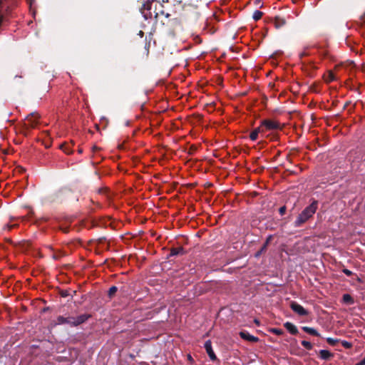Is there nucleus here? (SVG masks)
Wrapping results in <instances>:
<instances>
[{"label":"nucleus","mask_w":365,"mask_h":365,"mask_svg":"<svg viewBox=\"0 0 365 365\" xmlns=\"http://www.w3.org/2000/svg\"><path fill=\"white\" fill-rule=\"evenodd\" d=\"M327 341L331 346H336L338 343H339L340 339L329 337L327 339Z\"/></svg>","instance_id":"19"},{"label":"nucleus","mask_w":365,"mask_h":365,"mask_svg":"<svg viewBox=\"0 0 365 365\" xmlns=\"http://www.w3.org/2000/svg\"><path fill=\"white\" fill-rule=\"evenodd\" d=\"M343 297H349V295L347 294H345L343 295Z\"/></svg>","instance_id":"34"},{"label":"nucleus","mask_w":365,"mask_h":365,"mask_svg":"<svg viewBox=\"0 0 365 365\" xmlns=\"http://www.w3.org/2000/svg\"><path fill=\"white\" fill-rule=\"evenodd\" d=\"M301 344L307 350H311L313 347L312 343L306 340L302 341Z\"/></svg>","instance_id":"21"},{"label":"nucleus","mask_w":365,"mask_h":365,"mask_svg":"<svg viewBox=\"0 0 365 365\" xmlns=\"http://www.w3.org/2000/svg\"><path fill=\"white\" fill-rule=\"evenodd\" d=\"M118 287H115V286H112L111 287H110V289H108V294L110 297L116 294L117 291H118Z\"/></svg>","instance_id":"22"},{"label":"nucleus","mask_w":365,"mask_h":365,"mask_svg":"<svg viewBox=\"0 0 365 365\" xmlns=\"http://www.w3.org/2000/svg\"><path fill=\"white\" fill-rule=\"evenodd\" d=\"M285 211H286V207H285L284 206L281 207L279 208V213H280L281 215H284V214L285 213Z\"/></svg>","instance_id":"26"},{"label":"nucleus","mask_w":365,"mask_h":365,"mask_svg":"<svg viewBox=\"0 0 365 365\" xmlns=\"http://www.w3.org/2000/svg\"><path fill=\"white\" fill-rule=\"evenodd\" d=\"M240 336L242 339L250 341V342H257L259 341V338L257 336H255L253 335H251L248 331H242L240 332Z\"/></svg>","instance_id":"9"},{"label":"nucleus","mask_w":365,"mask_h":365,"mask_svg":"<svg viewBox=\"0 0 365 365\" xmlns=\"http://www.w3.org/2000/svg\"><path fill=\"white\" fill-rule=\"evenodd\" d=\"M55 324L56 325H62V324H68L70 327H74V317L73 316H58L56 318Z\"/></svg>","instance_id":"4"},{"label":"nucleus","mask_w":365,"mask_h":365,"mask_svg":"<svg viewBox=\"0 0 365 365\" xmlns=\"http://www.w3.org/2000/svg\"><path fill=\"white\" fill-rule=\"evenodd\" d=\"M269 332L277 336H281L284 334V331L282 329L277 328H271L269 329Z\"/></svg>","instance_id":"18"},{"label":"nucleus","mask_w":365,"mask_h":365,"mask_svg":"<svg viewBox=\"0 0 365 365\" xmlns=\"http://www.w3.org/2000/svg\"><path fill=\"white\" fill-rule=\"evenodd\" d=\"M204 348L206 350V352L207 355L209 356L210 360L212 361H216L217 360V358L213 351L212 347V342L210 340H207L204 344Z\"/></svg>","instance_id":"7"},{"label":"nucleus","mask_w":365,"mask_h":365,"mask_svg":"<svg viewBox=\"0 0 365 365\" xmlns=\"http://www.w3.org/2000/svg\"><path fill=\"white\" fill-rule=\"evenodd\" d=\"M341 302L342 304L344 305H351L353 304L355 302V301L354 298H341Z\"/></svg>","instance_id":"15"},{"label":"nucleus","mask_w":365,"mask_h":365,"mask_svg":"<svg viewBox=\"0 0 365 365\" xmlns=\"http://www.w3.org/2000/svg\"><path fill=\"white\" fill-rule=\"evenodd\" d=\"M265 248H266V245L263 247L262 250H264Z\"/></svg>","instance_id":"39"},{"label":"nucleus","mask_w":365,"mask_h":365,"mask_svg":"<svg viewBox=\"0 0 365 365\" xmlns=\"http://www.w3.org/2000/svg\"><path fill=\"white\" fill-rule=\"evenodd\" d=\"M39 117L40 116L38 113H32L26 118L25 124L32 128L35 127V125L37 124Z\"/></svg>","instance_id":"6"},{"label":"nucleus","mask_w":365,"mask_h":365,"mask_svg":"<svg viewBox=\"0 0 365 365\" xmlns=\"http://www.w3.org/2000/svg\"><path fill=\"white\" fill-rule=\"evenodd\" d=\"M74 294H76V291L75 290H65L61 293V297H73Z\"/></svg>","instance_id":"17"},{"label":"nucleus","mask_w":365,"mask_h":365,"mask_svg":"<svg viewBox=\"0 0 365 365\" xmlns=\"http://www.w3.org/2000/svg\"><path fill=\"white\" fill-rule=\"evenodd\" d=\"M78 153H82V150H81V149H79V150H78Z\"/></svg>","instance_id":"37"},{"label":"nucleus","mask_w":365,"mask_h":365,"mask_svg":"<svg viewBox=\"0 0 365 365\" xmlns=\"http://www.w3.org/2000/svg\"><path fill=\"white\" fill-rule=\"evenodd\" d=\"M60 148L66 154H71L73 152L72 150L68 148V145H66L63 144L60 146Z\"/></svg>","instance_id":"23"},{"label":"nucleus","mask_w":365,"mask_h":365,"mask_svg":"<svg viewBox=\"0 0 365 365\" xmlns=\"http://www.w3.org/2000/svg\"><path fill=\"white\" fill-rule=\"evenodd\" d=\"M302 329L307 334H309L313 336H319L320 334L319 332L314 328L309 327H303Z\"/></svg>","instance_id":"12"},{"label":"nucleus","mask_w":365,"mask_h":365,"mask_svg":"<svg viewBox=\"0 0 365 365\" xmlns=\"http://www.w3.org/2000/svg\"><path fill=\"white\" fill-rule=\"evenodd\" d=\"M183 252V249L180 247V248H176V249H173L171 250V255H179V254H182Z\"/></svg>","instance_id":"25"},{"label":"nucleus","mask_w":365,"mask_h":365,"mask_svg":"<svg viewBox=\"0 0 365 365\" xmlns=\"http://www.w3.org/2000/svg\"><path fill=\"white\" fill-rule=\"evenodd\" d=\"M290 308L300 317H305L309 314V312L296 302H290Z\"/></svg>","instance_id":"3"},{"label":"nucleus","mask_w":365,"mask_h":365,"mask_svg":"<svg viewBox=\"0 0 365 365\" xmlns=\"http://www.w3.org/2000/svg\"><path fill=\"white\" fill-rule=\"evenodd\" d=\"M120 294H125V293H124V291L123 290V289H122V288L120 289Z\"/></svg>","instance_id":"32"},{"label":"nucleus","mask_w":365,"mask_h":365,"mask_svg":"<svg viewBox=\"0 0 365 365\" xmlns=\"http://www.w3.org/2000/svg\"><path fill=\"white\" fill-rule=\"evenodd\" d=\"M153 0H144L141 7V13L143 14L144 18L148 19L149 18H152V12L150 11L151 6Z\"/></svg>","instance_id":"2"},{"label":"nucleus","mask_w":365,"mask_h":365,"mask_svg":"<svg viewBox=\"0 0 365 365\" xmlns=\"http://www.w3.org/2000/svg\"><path fill=\"white\" fill-rule=\"evenodd\" d=\"M344 272L346 274V275H351V272L349 269H344Z\"/></svg>","instance_id":"28"},{"label":"nucleus","mask_w":365,"mask_h":365,"mask_svg":"<svg viewBox=\"0 0 365 365\" xmlns=\"http://www.w3.org/2000/svg\"><path fill=\"white\" fill-rule=\"evenodd\" d=\"M158 13H156V14H155V18H156V19H157V18H158Z\"/></svg>","instance_id":"35"},{"label":"nucleus","mask_w":365,"mask_h":365,"mask_svg":"<svg viewBox=\"0 0 365 365\" xmlns=\"http://www.w3.org/2000/svg\"><path fill=\"white\" fill-rule=\"evenodd\" d=\"M254 322H255V323L256 324L259 325V320H258V319H255L254 320Z\"/></svg>","instance_id":"31"},{"label":"nucleus","mask_w":365,"mask_h":365,"mask_svg":"<svg viewBox=\"0 0 365 365\" xmlns=\"http://www.w3.org/2000/svg\"><path fill=\"white\" fill-rule=\"evenodd\" d=\"M259 255H260V252H257V254L256 255V257H258Z\"/></svg>","instance_id":"38"},{"label":"nucleus","mask_w":365,"mask_h":365,"mask_svg":"<svg viewBox=\"0 0 365 365\" xmlns=\"http://www.w3.org/2000/svg\"><path fill=\"white\" fill-rule=\"evenodd\" d=\"M188 359L190 360V361L192 360V359L190 355L188 356Z\"/></svg>","instance_id":"33"},{"label":"nucleus","mask_w":365,"mask_h":365,"mask_svg":"<svg viewBox=\"0 0 365 365\" xmlns=\"http://www.w3.org/2000/svg\"><path fill=\"white\" fill-rule=\"evenodd\" d=\"M318 207V202L316 200H313V202L307 207H305L303 211L298 215L297 217L294 225L296 227H299L304 223H305L309 219H310L314 214L316 212Z\"/></svg>","instance_id":"1"},{"label":"nucleus","mask_w":365,"mask_h":365,"mask_svg":"<svg viewBox=\"0 0 365 365\" xmlns=\"http://www.w3.org/2000/svg\"><path fill=\"white\" fill-rule=\"evenodd\" d=\"M355 365H365V357L360 362L356 364Z\"/></svg>","instance_id":"27"},{"label":"nucleus","mask_w":365,"mask_h":365,"mask_svg":"<svg viewBox=\"0 0 365 365\" xmlns=\"http://www.w3.org/2000/svg\"><path fill=\"white\" fill-rule=\"evenodd\" d=\"M166 17H169L170 14H165Z\"/></svg>","instance_id":"36"},{"label":"nucleus","mask_w":365,"mask_h":365,"mask_svg":"<svg viewBox=\"0 0 365 365\" xmlns=\"http://www.w3.org/2000/svg\"><path fill=\"white\" fill-rule=\"evenodd\" d=\"M91 317V314H83L78 317H74V327H77L85 323Z\"/></svg>","instance_id":"8"},{"label":"nucleus","mask_w":365,"mask_h":365,"mask_svg":"<svg viewBox=\"0 0 365 365\" xmlns=\"http://www.w3.org/2000/svg\"><path fill=\"white\" fill-rule=\"evenodd\" d=\"M262 12L260 11H258V10H256L255 11V12L253 13V16H252V18L255 21H258L259 20L262 16Z\"/></svg>","instance_id":"20"},{"label":"nucleus","mask_w":365,"mask_h":365,"mask_svg":"<svg viewBox=\"0 0 365 365\" xmlns=\"http://www.w3.org/2000/svg\"><path fill=\"white\" fill-rule=\"evenodd\" d=\"M262 127H264L267 130H277L281 128V125L277 121L265 120L261 124Z\"/></svg>","instance_id":"5"},{"label":"nucleus","mask_w":365,"mask_h":365,"mask_svg":"<svg viewBox=\"0 0 365 365\" xmlns=\"http://www.w3.org/2000/svg\"><path fill=\"white\" fill-rule=\"evenodd\" d=\"M284 327L291 334L296 335L299 332L297 327L289 322H287L286 323H284Z\"/></svg>","instance_id":"10"},{"label":"nucleus","mask_w":365,"mask_h":365,"mask_svg":"<svg viewBox=\"0 0 365 365\" xmlns=\"http://www.w3.org/2000/svg\"><path fill=\"white\" fill-rule=\"evenodd\" d=\"M261 1H262V0H255V4H256L257 5H259V7H262V4H260Z\"/></svg>","instance_id":"29"},{"label":"nucleus","mask_w":365,"mask_h":365,"mask_svg":"<svg viewBox=\"0 0 365 365\" xmlns=\"http://www.w3.org/2000/svg\"><path fill=\"white\" fill-rule=\"evenodd\" d=\"M339 343L341 344V345L346 348V349H350L352 347V343L347 341H341L340 340Z\"/></svg>","instance_id":"24"},{"label":"nucleus","mask_w":365,"mask_h":365,"mask_svg":"<svg viewBox=\"0 0 365 365\" xmlns=\"http://www.w3.org/2000/svg\"><path fill=\"white\" fill-rule=\"evenodd\" d=\"M319 357L323 360H329L333 357V354H331L328 350H320L319 352Z\"/></svg>","instance_id":"11"},{"label":"nucleus","mask_w":365,"mask_h":365,"mask_svg":"<svg viewBox=\"0 0 365 365\" xmlns=\"http://www.w3.org/2000/svg\"><path fill=\"white\" fill-rule=\"evenodd\" d=\"M260 131H261L260 128H255L250 135V139L253 141L256 140L258 137V134Z\"/></svg>","instance_id":"13"},{"label":"nucleus","mask_w":365,"mask_h":365,"mask_svg":"<svg viewBox=\"0 0 365 365\" xmlns=\"http://www.w3.org/2000/svg\"><path fill=\"white\" fill-rule=\"evenodd\" d=\"M98 150V148L96 146V145H93V148H92V150L94 152L96 150Z\"/></svg>","instance_id":"30"},{"label":"nucleus","mask_w":365,"mask_h":365,"mask_svg":"<svg viewBox=\"0 0 365 365\" xmlns=\"http://www.w3.org/2000/svg\"><path fill=\"white\" fill-rule=\"evenodd\" d=\"M324 79L327 82H331L336 79V77L334 73L330 71L326 76H324Z\"/></svg>","instance_id":"14"},{"label":"nucleus","mask_w":365,"mask_h":365,"mask_svg":"<svg viewBox=\"0 0 365 365\" xmlns=\"http://www.w3.org/2000/svg\"><path fill=\"white\" fill-rule=\"evenodd\" d=\"M274 24L276 28H279L285 24V21L279 17H276L274 19Z\"/></svg>","instance_id":"16"}]
</instances>
